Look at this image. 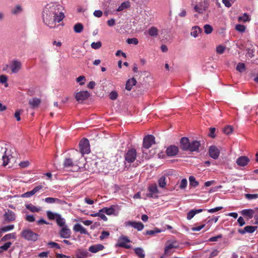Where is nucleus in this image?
I'll return each mask as SVG.
<instances>
[{"mask_svg": "<svg viewBox=\"0 0 258 258\" xmlns=\"http://www.w3.org/2000/svg\"><path fill=\"white\" fill-rule=\"evenodd\" d=\"M21 236L25 239L28 241H36L39 235L36 233L34 232L30 229H25L23 230L21 233Z\"/></svg>", "mask_w": 258, "mask_h": 258, "instance_id": "3", "label": "nucleus"}, {"mask_svg": "<svg viewBox=\"0 0 258 258\" xmlns=\"http://www.w3.org/2000/svg\"><path fill=\"white\" fill-rule=\"evenodd\" d=\"M178 152V148L175 145H171L166 149V153L168 156H174Z\"/></svg>", "mask_w": 258, "mask_h": 258, "instance_id": "16", "label": "nucleus"}, {"mask_svg": "<svg viewBox=\"0 0 258 258\" xmlns=\"http://www.w3.org/2000/svg\"><path fill=\"white\" fill-rule=\"evenodd\" d=\"M11 242H6L4 244V245L0 246V248L2 250V251H5L7 250L11 246Z\"/></svg>", "mask_w": 258, "mask_h": 258, "instance_id": "55", "label": "nucleus"}, {"mask_svg": "<svg viewBox=\"0 0 258 258\" xmlns=\"http://www.w3.org/2000/svg\"><path fill=\"white\" fill-rule=\"evenodd\" d=\"M46 214L49 220H54L55 218H57V215H59V214H54L50 211H47Z\"/></svg>", "mask_w": 258, "mask_h": 258, "instance_id": "43", "label": "nucleus"}, {"mask_svg": "<svg viewBox=\"0 0 258 258\" xmlns=\"http://www.w3.org/2000/svg\"><path fill=\"white\" fill-rule=\"evenodd\" d=\"M131 242V240L127 236H121L118 239L117 245L121 247L129 249L131 247V245L127 243Z\"/></svg>", "mask_w": 258, "mask_h": 258, "instance_id": "7", "label": "nucleus"}, {"mask_svg": "<svg viewBox=\"0 0 258 258\" xmlns=\"http://www.w3.org/2000/svg\"><path fill=\"white\" fill-rule=\"evenodd\" d=\"M63 165L64 168H69L75 166L76 163L73 161L72 159L66 158L63 161Z\"/></svg>", "mask_w": 258, "mask_h": 258, "instance_id": "25", "label": "nucleus"}, {"mask_svg": "<svg viewBox=\"0 0 258 258\" xmlns=\"http://www.w3.org/2000/svg\"><path fill=\"white\" fill-rule=\"evenodd\" d=\"M158 184L160 187L164 188L166 185V178L164 176H161L158 180Z\"/></svg>", "mask_w": 258, "mask_h": 258, "instance_id": "35", "label": "nucleus"}, {"mask_svg": "<svg viewBox=\"0 0 258 258\" xmlns=\"http://www.w3.org/2000/svg\"><path fill=\"white\" fill-rule=\"evenodd\" d=\"M41 103V100L36 97L32 98L29 100V104L32 108L38 107Z\"/></svg>", "mask_w": 258, "mask_h": 258, "instance_id": "20", "label": "nucleus"}, {"mask_svg": "<svg viewBox=\"0 0 258 258\" xmlns=\"http://www.w3.org/2000/svg\"><path fill=\"white\" fill-rule=\"evenodd\" d=\"M203 211V209H200L198 210H191L187 214V219L191 220L196 214L200 213Z\"/></svg>", "mask_w": 258, "mask_h": 258, "instance_id": "26", "label": "nucleus"}, {"mask_svg": "<svg viewBox=\"0 0 258 258\" xmlns=\"http://www.w3.org/2000/svg\"><path fill=\"white\" fill-rule=\"evenodd\" d=\"M137 153L134 148L129 149L124 154L125 161L128 163H133L137 158Z\"/></svg>", "mask_w": 258, "mask_h": 258, "instance_id": "4", "label": "nucleus"}, {"mask_svg": "<svg viewBox=\"0 0 258 258\" xmlns=\"http://www.w3.org/2000/svg\"><path fill=\"white\" fill-rule=\"evenodd\" d=\"M235 29L236 31L242 33L245 31L246 27L243 25L237 24L235 26Z\"/></svg>", "mask_w": 258, "mask_h": 258, "instance_id": "46", "label": "nucleus"}, {"mask_svg": "<svg viewBox=\"0 0 258 258\" xmlns=\"http://www.w3.org/2000/svg\"><path fill=\"white\" fill-rule=\"evenodd\" d=\"M90 93L87 91H82L76 93L75 98L78 101H83L90 96Z\"/></svg>", "mask_w": 258, "mask_h": 258, "instance_id": "11", "label": "nucleus"}, {"mask_svg": "<svg viewBox=\"0 0 258 258\" xmlns=\"http://www.w3.org/2000/svg\"><path fill=\"white\" fill-rule=\"evenodd\" d=\"M91 216L92 217H99L104 221H106L108 220L107 217L104 214V213L100 212V210H99V212L92 214H91Z\"/></svg>", "mask_w": 258, "mask_h": 258, "instance_id": "30", "label": "nucleus"}, {"mask_svg": "<svg viewBox=\"0 0 258 258\" xmlns=\"http://www.w3.org/2000/svg\"><path fill=\"white\" fill-rule=\"evenodd\" d=\"M190 185L194 187H196L199 185V182L196 180L194 176H190L189 177Z\"/></svg>", "mask_w": 258, "mask_h": 258, "instance_id": "40", "label": "nucleus"}, {"mask_svg": "<svg viewBox=\"0 0 258 258\" xmlns=\"http://www.w3.org/2000/svg\"><path fill=\"white\" fill-rule=\"evenodd\" d=\"M71 231L67 226H63L59 232L60 236L63 238H69L71 237Z\"/></svg>", "mask_w": 258, "mask_h": 258, "instance_id": "17", "label": "nucleus"}, {"mask_svg": "<svg viewBox=\"0 0 258 258\" xmlns=\"http://www.w3.org/2000/svg\"><path fill=\"white\" fill-rule=\"evenodd\" d=\"M79 148L82 155L88 154L90 151L89 140L86 138L81 140L79 143Z\"/></svg>", "mask_w": 258, "mask_h": 258, "instance_id": "5", "label": "nucleus"}, {"mask_svg": "<svg viewBox=\"0 0 258 258\" xmlns=\"http://www.w3.org/2000/svg\"><path fill=\"white\" fill-rule=\"evenodd\" d=\"M236 70L240 73L245 70V66L243 63H238L236 66Z\"/></svg>", "mask_w": 258, "mask_h": 258, "instance_id": "44", "label": "nucleus"}, {"mask_svg": "<svg viewBox=\"0 0 258 258\" xmlns=\"http://www.w3.org/2000/svg\"><path fill=\"white\" fill-rule=\"evenodd\" d=\"M109 235L108 231H103L101 232V235L99 238L100 240H103L104 238H107Z\"/></svg>", "mask_w": 258, "mask_h": 258, "instance_id": "56", "label": "nucleus"}, {"mask_svg": "<svg viewBox=\"0 0 258 258\" xmlns=\"http://www.w3.org/2000/svg\"><path fill=\"white\" fill-rule=\"evenodd\" d=\"M34 192L33 191V190H31V191H27L23 194H22L21 195V197L22 198H28V197H30L33 195H34Z\"/></svg>", "mask_w": 258, "mask_h": 258, "instance_id": "62", "label": "nucleus"}, {"mask_svg": "<svg viewBox=\"0 0 258 258\" xmlns=\"http://www.w3.org/2000/svg\"><path fill=\"white\" fill-rule=\"evenodd\" d=\"M187 184V180L185 178H184L181 180V182L180 183V185H179V187L180 189H184L186 187Z\"/></svg>", "mask_w": 258, "mask_h": 258, "instance_id": "50", "label": "nucleus"}, {"mask_svg": "<svg viewBox=\"0 0 258 258\" xmlns=\"http://www.w3.org/2000/svg\"><path fill=\"white\" fill-rule=\"evenodd\" d=\"M245 197L248 200L255 199L258 198V194H250L245 195Z\"/></svg>", "mask_w": 258, "mask_h": 258, "instance_id": "57", "label": "nucleus"}, {"mask_svg": "<svg viewBox=\"0 0 258 258\" xmlns=\"http://www.w3.org/2000/svg\"><path fill=\"white\" fill-rule=\"evenodd\" d=\"M73 230L76 232H80L81 234H88L86 229L80 224H75L73 227Z\"/></svg>", "mask_w": 258, "mask_h": 258, "instance_id": "22", "label": "nucleus"}, {"mask_svg": "<svg viewBox=\"0 0 258 258\" xmlns=\"http://www.w3.org/2000/svg\"><path fill=\"white\" fill-rule=\"evenodd\" d=\"M124 224L126 226H132L138 231H141L144 227V224L141 222L129 221L126 222Z\"/></svg>", "mask_w": 258, "mask_h": 258, "instance_id": "9", "label": "nucleus"}, {"mask_svg": "<svg viewBox=\"0 0 258 258\" xmlns=\"http://www.w3.org/2000/svg\"><path fill=\"white\" fill-rule=\"evenodd\" d=\"M18 165L20 168H25L30 165V162L28 160L23 161L20 162Z\"/></svg>", "mask_w": 258, "mask_h": 258, "instance_id": "39", "label": "nucleus"}, {"mask_svg": "<svg viewBox=\"0 0 258 258\" xmlns=\"http://www.w3.org/2000/svg\"><path fill=\"white\" fill-rule=\"evenodd\" d=\"M155 143V137L153 135H149L144 138L143 146L146 149H149Z\"/></svg>", "mask_w": 258, "mask_h": 258, "instance_id": "8", "label": "nucleus"}, {"mask_svg": "<svg viewBox=\"0 0 258 258\" xmlns=\"http://www.w3.org/2000/svg\"><path fill=\"white\" fill-rule=\"evenodd\" d=\"M190 141L188 138L182 137L180 140V148L184 151H188Z\"/></svg>", "mask_w": 258, "mask_h": 258, "instance_id": "10", "label": "nucleus"}, {"mask_svg": "<svg viewBox=\"0 0 258 258\" xmlns=\"http://www.w3.org/2000/svg\"><path fill=\"white\" fill-rule=\"evenodd\" d=\"M4 146V143H0V158H2L1 160L3 161V165L6 166L8 164L10 159L5 155L6 153V148Z\"/></svg>", "mask_w": 258, "mask_h": 258, "instance_id": "6", "label": "nucleus"}, {"mask_svg": "<svg viewBox=\"0 0 258 258\" xmlns=\"http://www.w3.org/2000/svg\"><path fill=\"white\" fill-rule=\"evenodd\" d=\"M46 187H44L41 184L38 185L36 186H35L33 189V191L34 192V194H36L38 192H40L41 190H44L45 189H46Z\"/></svg>", "mask_w": 258, "mask_h": 258, "instance_id": "38", "label": "nucleus"}, {"mask_svg": "<svg viewBox=\"0 0 258 258\" xmlns=\"http://www.w3.org/2000/svg\"><path fill=\"white\" fill-rule=\"evenodd\" d=\"M109 98L111 100H115L118 96V94L115 91H112L109 95Z\"/></svg>", "mask_w": 258, "mask_h": 258, "instance_id": "58", "label": "nucleus"}, {"mask_svg": "<svg viewBox=\"0 0 258 258\" xmlns=\"http://www.w3.org/2000/svg\"><path fill=\"white\" fill-rule=\"evenodd\" d=\"M148 32L150 36L156 37L158 35V29L155 26H152L150 28Z\"/></svg>", "mask_w": 258, "mask_h": 258, "instance_id": "27", "label": "nucleus"}, {"mask_svg": "<svg viewBox=\"0 0 258 258\" xmlns=\"http://www.w3.org/2000/svg\"><path fill=\"white\" fill-rule=\"evenodd\" d=\"M238 20L239 21H242L243 22H246L249 21L250 19L249 18L248 15H247L246 13H244L242 16L239 17Z\"/></svg>", "mask_w": 258, "mask_h": 258, "instance_id": "52", "label": "nucleus"}, {"mask_svg": "<svg viewBox=\"0 0 258 258\" xmlns=\"http://www.w3.org/2000/svg\"><path fill=\"white\" fill-rule=\"evenodd\" d=\"M104 248V245L101 244H97L90 246L89 248V251L92 253H96L99 251L103 250Z\"/></svg>", "mask_w": 258, "mask_h": 258, "instance_id": "19", "label": "nucleus"}, {"mask_svg": "<svg viewBox=\"0 0 258 258\" xmlns=\"http://www.w3.org/2000/svg\"><path fill=\"white\" fill-rule=\"evenodd\" d=\"M8 78L6 76L2 75L0 76V83L5 84V87L8 86V84L7 83Z\"/></svg>", "mask_w": 258, "mask_h": 258, "instance_id": "49", "label": "nucleus"}, {"mask_svg": "<svg viewBox=\"0 0 258 258\" xmlns=\"http://www.w3.org/2000/svg\"><path fill=\"white\" fill-rule=\"evenodd\" d=\"M101 46L102 43L100 41H98L97 42H93L91 44V47L94 49H99L101 47Z\"/></svg>", "mask_w": 258, "mask_h": 258, "instance_id": "47", "label": "nucleus"}, {"mask_svg": "<svg viewBox=\"0 0 258 258\" xmlns=\"http://www.w3.org/2000/svg\"><path fill=\"white\" fill-rule=\"evenodd\" d=\"M233 131V128L231 125H227L223 130V132L226 135L231 134Z\"/></svg>", "mask_w": 258, "mask_h": 258, "instance_id": "42", "label": "nucleus"}, {"mask_svg": "<svg viewBox=\"0 0 258 258\" xmlns=\"http://www.w3.org/2000/svg\"><path fill=\"white\" fill-rule=\"evenodd\" d=\"M191 6L195 12L203 14L208 9L209 3L208 0H192Z\"/></svg>", "mask_w": 258, "mask_h": 258, "instance_id": "2", "label": "nucleus"}, {"mask_svg": "<svg viewBox=\"0 0 258 258\" xmlns=\"http://www.w3.org/2000/svg\"><path fill=\"white\" fill-rule=\"evenodd\" d=\"M86 78L84 76H80L76 79V81L79 83L80 85H83L85 84Z\"/></svg>", "mask_w": 258, "mask_h": 258, "instance_id": "48", "label": "nucleus"}, {"mask_svg": "<svg viewBox=\"0 0 258 258\" xmlns=\"http://www.w3.org/2000/svg\"><path fill=\"white\" fill-rule=\"evenodd\" d=\"M14 228V225H11L6 226H5L4 227L0 228V237H1V236L2 235V234L4 232L10 231V230L13 229Z\"/></svg>", "mask_w": 258, "mask_h": 258, "instance_id": "31", "label": "nucleus"}, {"mask_svg": "<svg viewBox=\"0 0 258 258\" xmlns=\"http://www.w3.org/2000/svg\"><path fill=\"white\" fill-rule=\"evenodd\" d=\"M201 146V143L197 140H192L190 141L188 151L197 152L198 151L199 147Z\"/></svg>", "mask_w": 258, "mask_h": 258, "instance_id": "15", "label": "nucleus"}, {"mask_svg": "<svg viewBox=\"0 0 258 258\" xmlns=\"http://www.w3.org/2000/svg\"><path fill=\"white\" fill-rule=\"evenodd\" d=\"M210 133L209 134V136L212 138H215L216 135L215 134V132L216 131V128L215 127H210L209 128Z\"/></svg>", "mask_w": 258, "mask_h": 258, "instance_id": "60", "label": "nucleus"}, {"mask_svg": "<svg viewBox=\"0 0 258 258\" xmlns=\"http://www.w3.org/2000/svg\"><path fill=\"white\" fill-rule=\"evenodd\" d=\"M135 252L136 254L139 256L140 258H144L145 256V254L144 252V250L143 248L141 247H137L134 249Z\"/></svg>", "mask_w": 258, "mask_h": 258, "instance_id": "28", "label": "nucleus"}, {"mask_svg": "<svg viewBox=\"0 0 258 258\" xmlns=\"http://www.w3.org/2000/svg\"><path fill=\"white\" fill-rule=\"evenodd\" d=\"M136 83L137 81L134 78L128 80L126 83L125 89L128 91H131L132 87L136 85Z\"/></svg>", "mask_w": 258, "mask_h": 258, "instance_id": "23", "label": "nucleus"}, {"mask_svg": "<svg viewBox=\"0 0 258 258\" xmlns=\"http://www.w3.org/2000/svg\"><path fill=\"white\" fill-rule=\"evenodd\" d=\"M225 50V47H224L222 45H219V46H217V48H216V51L219 54L223 53Z\"/></svg>", "mask_w": 258, "mask_h": 258, "instance_id": "61", "label": "nucleus"}, {"mask_svg": "<svg viewBox=\"0 0 258 258\" xmlns=\"http://www.w3.org/2000/svg\"><path fill=\"white\" fill-rule=\"evenodd\" d=\"M83 30V25L81 23H77L74 27V30L76 33H81Z\"/></svg>", "mask_w": 258, "mask_h": 258, "instance_id": "33", "label": "nucleus"}, {"mask_svg": "<svg viewBox=\"0 0 258 258\" xmlns=\"http://www.w3.org/2000/svg\"><path fill=\"white\" fill-rule=\"evenodd\" d=\"M201 32V29L199 26H195L192 28L190 34L194 37L198 36V34Z\"/></svg>", "mask_w": 258, "mask_h": 258, "instance_id": "32", "label": "nucleus"}, {"mask_svg": "<svg viewBox=\"0 0 258 258\" xmlns=\"http://www.w3.org/2000/svg\"><path fill=\"white\" fill-rule=\"evenodd\" d=\"M175 246L172 243H170L168 244V245H166L164 249V253L165 254H167L169 250L173 248H174Z\"/></svg>", "mask_w": 258, "mask_h": 258, "instance_id": "53", "label": "nucleus"}, {"mask_svg": "<svg viewBox=\"0 0 258 258\" xmlns=\"http://www.w3.org/2000/svg\"><path fill=\"white\" fill-rule=\"evenodd\" d=\"M249 162V159L245 156H240L236 160V163L238 165L240 166H245Z\"/></svg>", "mask_w": 258, "mask_h": 258, "instance_id": "18", "label": "nucleus"}, {"mask_svg": "<svg viewBox=\"0 0 258 258\" xmlns=\"http://www.w3.org/2000/svg\"><path fill=\"white\" fill-rule=\"evenodd\" d=\"M130 7V3L128 2L122 3L117 9V11L120 12Z\"/></svg>", "mask_w": 258, "mask_h": 258, "instance_id": "37", "label": "nucleus"}, {"mask_svg": "<svg viewBox=\"0 0 258 258\" xmlns=\"http://www.w3.org/2000/svg\"><path fill=\"white\" fill-rule=\"evenodd\" d=\"M209 154L210 156L214 159H217L220 155V150L215 146H211L209 148Z\"/></svg>", "mask_w": 258, "mask_h": 258, "instance_id": "12", "label": "nucleus"}, {"mask_svg": "<svg viewBox=\"0 0 258 258\" xmlns=\"http://www.w3.org/2000/svg\"><path fill=\"white\" fill-rule=\"evenodd\" d=\"M255 211H257L258 213V208H256L255 210L250 209H244L242 210L240 213L243 216L247 217L248 219H251L253 217H254Z\"/></svg>", "mask_w": 258, "mask_h": 258, "instance_id": "13", "label": "nucleus"}, {"mask_svg": "<svg viewBox=\"0 0 258 258\" xmlns=\"http://www.w3.org/2000/svg\"><path fill=\"white\" fill-rule=\"evenodd\" d=\"M88 255V252L85 249H79L78 250L77 257L81 258V257H86Z\"/></svg>", "mask_w": 258, "mask_h": 258, "instance_id": "34", "label": "nucleus"}, {"mask_svg": "<svg viewBox=\"0 0 258 258\" xmlns=\"http://www.w3.org/2000/svg\"><path fill=\"white\" fill-rule=\"evenodd\" d=\"M204 28L205 33L207 34L211 33L213 30V27L209 24L205 25L204 26Z\"/></svg>", "mask_w": 258, "mask_h": 258, "instance_id": "45", "label": "nucleus"}, {"mask_svg": "<svg viewBox=\"0 0 258 258\" xmlns=\"http://www.w3.org/2000/svg\"><path fill=\"white\" fill-rule=\"evenodd\" d=\"M56 219V223L58 226L61 227L64 226V219L61 218L60 215H57V218Z\"/></svg>", "mask_w": 258, "mask_h": 258, "instance_id": "36", "label": "nucleus"}, {"mask_svg": "<svg viewBox=\"0 0 258 258\" xmlns=\"http://www.w3.org/2000/svg\"><path fill=\"white\" fill-rule=\"evenodd\" d=\"M47 245L50 246V247L51 248H56V249L60 248V245L58 243L54 242H49L47 243Z\"/></svg>", "mask_w": 258, "mask_h": 258, "instance_id": "54", "label": "nucleus"}, {"mask_svg": "<svg viewBox=\"0 0 258 258\" xmlns=\"http://www.w3.org/2000/svg\"><path fill=\"white\" fill-rule=\"evenodd\" d=\"M126 41L128 44H134L135 45H137L139 43V41L136 38H128Z\"/></svg>", "mask_w": 258, "mask_h": 258, "instance_id": "51", "label": "nucleus"}, {"mask_svg": "<svg viewBox=\"0 0 258 258\" xmlns=\"http://www.w3.org/2000/svg\"><path fill=\"white\" fill-rule=\"evenodd\" d=\"M222 208H223L222 207H217L215 208L210 209L208 210V211L209 213H215L218 211L221 210Z\"/></svg>", "mask_w": 258, "mask_h": 258, "instance_id": "64", "label": "nucleus"}, {"mask_svg": "<svg viewBox=\"0 0 258 258\" xmlns=\"http://www.w3.org/2000/svg\"><path fill=\"white\" fill-rule=\"evenodd\" d=\"M149 193L147 194V196L150 198H157V196H154L155 194H158L159 190L157 185L154 184H151L148 187Z\"/></svg>", "mask_w": 258, "mask_h": 258, "instance_id": "14", "label": "nucleus"}, {"mask_svg": "<svg viewBox=\"0 0 258 258\" xmlns=\"http://www.w3.org/2000/svg\"><path fill=\"white\" fill-rule=\"evenodd\" d=\"M100 212H102L107 215H114L115 213L114 206L111 205L109 208L104 207L100 210Z\"/></svg>", "mask_w": 258, "mask_h": 258, "instance_id": "21", "label": "nucleus"}, {"mask_svg": "<svg viewBox=\"0 0 258 258\" xmlns=\"http://www.w3.org/2000/svg\"><path fill=\"white\" fill-rule=\"evenodd\" d=\"M44 201L48 204H52V203H57L59 204H61L63 203H64V201H61V200L57 199V198H51L48 197L44 199Z\"/></svg>", "mask_w": 258, "mask_h": 258, "instance_id": "24", "label": "nucleus"}, {"mask_svg": "<svg viewBox=\"0 0 258 258\" xmlns=\"http://www.w3.org/2000/svg\"><path fill=\"white\" fill-rule=\"evenodd\" d=\"M222 237V235L221 234H219L216 236H213L209 238V241L211 242L217 241L219 239H220Z\"/></svg>", "mask_w": 258, "mask_h": 258, "instance_id": "63", "label": "nucleus"}, {"mask_svg": "<svg viewBox=\"0 0 258 258\" xmlns=\"http://www.w3.org/2000/svg\"><path fill=\"white\" fill-rule=\"evenodd\" d=\"M62 6L56 4H49L45 7L42 14L43 22L50 28L56 27V23H59L64 18L61 12Z\"/></svg>", "mask_w": 258, "mask_h": 258, "instance_id": "1", "label": "nucleus"}, {"mask_svg": "<svg viewBox=\"0 0 258 258\" xmlns=\"http://www.w3.org/2000/svg\"><path fill=\"white\" fill-rule=\"evenodd\" d=\"M246 233H252L256 229L257 227L253 226H246L244 227Z\"/></svg>", "mask_w": 258, "mask_h": 258, "instance_id": "41", "label": "nucleus"}, {"mask_svg": "<svg viewBox=\"0 0 258 258\" xmlns=\"http://www.w3.org/2000/svg\"><path fill=\"white\" fill-rule=\"evenodd\" d=\"M26 208L32 212H38L40 211V208L39 207H37L31 204L26 205Z\"/></svg>", "mask_w": 258, "mask_h": 258, "instance_id": "29", "label": "nucleus"}, {"mask_svg": "<svg viewBox=\"0 0 258 258\" xmlns=\"http://www.w3.org/2000/svg\"><path fill=\"white\" fill-rule=\"evenodd\" d=\"M161 230L157 229V228H156L155 230H147L146 231V234L147 235H154L155 234V233H160L161 232Z\"/></svg>", "mask_w": 258, "mask_h": 258, "instance_id": "59", "label": "nucleus"}]
</instances>
